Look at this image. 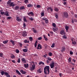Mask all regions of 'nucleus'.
I'll return each mask as SVG.
<instances>
[{
    "mask_svg": "<svg viewBox=\"0 0 77 77\" xmlns=\"http://www.w3.org/2000/svg\"><path fill=\"white\" fill-rule=\"evenodd\" d=\"M50 66H46L44 68V72L45 74L47 75L50 73Z\"/></svg>",
    "mask_w": 77,
    "mask_h": 77,
    "instance_id": "nucleus-1",
    "label": "nucleus"
},
{
    "mask_svg": "<svg viewBox=\"0 0 77 77\" xmlns=\"http://www.w3.org/2000/svg\"><path fill=\"white\" fill-rule=\"evenodd\" d=\"M11 0H9L7 2V4L9 6H12L14 7L15 6V4L14 2H11Z\"/></svg>",
    "mask_w": 77,
    "mask_h": 77,
    "instance_id": "nucleus-2",
    "label": "nucleus"
},
{
    "mask_svg": "<svg viewBox=\"0 0 77 77\" xmlns=\"http://www.w3.org/2000/svg\"><path fill=\"white\" fill-rule=\"evenodd\" d=\"M33 64V65H32ZM31 64L32 65V66L30 67V69L31 71H33L35 69V65L34 64V62H32L31 63Z\"/></svg>",
    "mask_w": 77,
    "mask_h": 77,
    "instance_id": "nucleus-3",
    "label": "nucleus"
},
{
    "mask_svg": "<svg viewBox=\"0 0 77 77\" xmlns=\"http://www.w3.org/2000/svg\"><path fill=\"white\" fill-rule=\"evenodd\" d=\"M63 16L64 17L68 18V13L67 12H64L63 14Z\"/></svg>",
    "mask_w": 77,
    "mask_h": 77,
    "instance_id": "nucleus-4",
    "label": "nucleus"
},
{
    "mask_svg": "<svg viewBox=\"0 0 77 77\" xmlns=\"http://www.w3.org/2000/svg\"><path fill=\"white\" fill-rule=\"evenodd\" d=\"M27 14L30 17H33V13L32 11L28 13Z\"/></svg>",
    "mask_w": 77,
    "mask_h": 77,
    "instance_id": "nucleus-5",
    "label": "nucleus"
},
{
    "mask_svg": "<svg viewBox=\"0 0 77 77\" xmlns=\"http://www.w3.org/2000/svg\"><path fill=\"white\" fill-rule=\"evenodd\" d=\"M47 11H48V12H49V11H50V10L51 11V12H53V8H51V7H49L47 8Z\"/></svg>",
    "mask_w": 77,
    "mask_h": 77,
    "instance_id": "nucleus-6",
    "label": "nucleus"
},
{
    "mask_svg": "<svg viewBox=\"0 0 77 77\" xmlns=\"http://www.w3.org/2000/svg\"><path fill=\"white\" fill-rule=\"evenodd\" d=\"M43 20H44L45 21V23H48V20L47 18H45V17H44L42 18Z\"/></svg>",
    "mask_w": 77,
    "mask_h": 77,
    "instance_id": "nucleus-7",
    "label": "nucleus"
},
{
    "mask_svg": "<svg viewBox=\"0 0 77 77\" xmlns=\"http://www.w3.org/2000/svg\"><path fill=\"white\" fill-rule=\"evenodd\" d=\"M22 35L23 37H26L27 36V32L26 31L23 32Z\"/></svg>",
    "mask_w": 77,
    "mask_h": 77,
    "instance_id": "nucleus-8",
    "label": "nucleus"
},
{
    "mask_svg": "<svg viewBox=\"0 0 77 77\" xmlns=\"http://www.w3.org/2000/svg\"><path fill=\"white\" fill-rule=\"evenodd\" d=\"M51 68H53L54 66V63L52 62L51 64H50Z\"/></svg>",
    "mask_w": 77,
    "mask_h": 77,
    "instance_id": "nucleus-9",
    "label": "nucleus"
},
{
    "mask_svg": "<svg viewBox=\"0 0 77 77\" xmlns=\"http://www.w3.org/2000/svg\"><path fill=\"white\" fill-rule=\"evenodd\" d=\"M41 48H42L41 45L40 44L38 45V47L37 48V49H38V50H41Z\"/></svg>",
    "mask_w": 77,
    "mask_h": 77,
    "instance_id": "nucleus-10",
    "label": "nucleus"
},
{
    "mask_svg": "<svg viewBox=\"0 0 77 77\" xmlns=\"http://www.w3.org/2000/svg\"><path fill=\"white\" fill-rule=\"evenodd\" d=\"M16 20L18 21H19V22H20L22 20H21V19L20 18V17L17 16V17Z\"/></svg>",
    "mask_w": 77,
    "mask_h": 77,
    "instance_id": "nucleus-11",
    "label": "nucleus"
},
{
    "mask_svg": "<svg viewBox=\"0 0 77 77\" xmlns=\"http://www.w3.org/2000/svg\"><path fill=\"white\" fill-rule=\"evenodd\" d=\"M60 34L62 35H63L65 34V31H64V30H62L60 32Z\"/></svg>",
    "mask_w": 77,
    "mask_h": 77,
    "instance_id": "nucleus-12",
    "label": "nucleus"
},
{
    "mask_svg": "<svg viewBox=\"0 0 77 77\" xmlns=\"http://www.w3.org/2000/svg\"><path fill=\"white\" fill-rule=\"evenodd\" d=\"M20 72H21L22 74H25L26 73V71L23 70H20Z\"/></svg>",
    "mask_w": 77,
    "mask_h": 77,
    "instance_id": "nucleus-13",
    "label": "nucleus"
},
{
    "mask_svg": "<svg viewBox=\"0 0 77 77\" xmlns=\"http://www.w3.org/2000/svg\"><path fill=\"white\" fill-rule=\"evenodd\" d=\"M24 66L25 68H29V64L28 63H27L26 64H24Z\"/></svg>",
    "mask_w": 77,
    "mask_h": 77,
    "instance_id": "nucleus-14",
    "label": "nucleus"
},
{
    "mask_svg": "<svg viewBox=\"0 0 77 77\" xmlns=\"http://www.w3.org/2000/svg\"><path fill=\"white\" fill-rule=\"evenodd\" d=\"M22 61L23 62V63H26V60L24 58H23L22 59Z\"/></svg>",
    "mask_w": 77,
    "mask_h": 77,
    "instance_id": "nucleus-15",
    "label": "nucleus"
},
{
    "mask_svg": "<svg viewBox=\"0 0 77 77\" xmlns=\"http://www.w3.org/2000/svg\"><path fill=\"white\" fill-rule=\"evenodd\" d=\"M5 75H6L7 77H10V75H9V73L8 72H6L5 73Z\"/></svg>",
    "mask_w": 77,
    "mask_h": 77,
    "instance_id": "nucleus-16",
    "label": "nucleus"
},
{
    "mask_svg": "<svg viewBox=\"0 0 77 77\" xmlns=\"http://www.w3.org/2000/svg\"><path fill=\"white\" fill-rule=\"evenodd\" d=\"M64 51H65V47H63L62 48L61 52H63Z\"/></svg>",
    "mask_w": 77,
    "mask_h": 77,
    "instance_id": "nucleus-17",
    "label": "nucleus"
},
{
    "mask_svg": "<svg viewBox=\"0 0 77 77\" xmlns=\"http://www.w3.org/2000/svg\"><path fill=\"white\" fill-rule=\"evenodd\" d=\"M4 15L6 16H9V14H8V11H6L5 13H4Z\"/></svg>",
    "mask_w": 77,
    "mask_h": 77,
    "instance_id": "nucleus-18",
    "label": "nucleus"
},
{
    "mask_svg": "<svg viewBox=\"0 0 77 77\" xmlns=\"http://www.w3.org/2000/svg\"><path fill=\"white\" fill-rule=\"evenodd\" d=\"M10 42H11V43H12L13 45H15V42H14V41H13V40H12L10 41Z\"/></svg>",
    "mask_w": 77,
    "mask_h": 77,
    "instance_id": "nucleus-19",
    "label": "nucleus"
},
{
    "mask_svg": "<svg viewBox=\"0 0 77 77\" xmlns=\"http://www.w3.org/2000/svg\"><path fill=\"white\" fill-rule=\"evenodd\" d=\"M20 10H23L25 9V7L24 6H22L20 8Z\"/></svg>",
    "mask_w": 77,
    "mask_h": 77,
    "instance_id": "nucleus-20",
    "label": "nucleus"
},
{
    "mask_svg": "<svg viewBox=\"0 0 77 77\" xmlns=\"http://www.w3.org/2000/svg\"><path fill=\"white\" fill-rule=\"evenodd\" d=\"M54 9L55 11H56V12H58V11H59V9H58V8H57L55 7L54 8Z\"/></svg>",
    "mask_w": 77,
    "mask_h": 77,
    "instance_id": "nucleus-21",
    "label": "nucleus"
},
{
    "mask_svg": "<svg viewBox=\"0 0 77 77\" xmlns=\"http://www.w3.org/2000/svg\"><path fill=\"white\" fill-rule=\"evenodd\" d=\"M23 19L24 21L25 22H26V23L27 22V20H26V17H23Z\"/></svg>",
    "mask_w": 77,
    "mask_h": 77,
    "instance_id": "nucleus-22",
    "label": "nucleus"
},
{
    "mask_svg": "<svg viewBox=\"0 0 77 77\" xmlns=\"http://www.w3.org/2000/svg\"><path fill=\"white\" fill-rule=\"evenodd\" d=\"M6 72H4V71H2L1 72V74L2 75H3L4 74L5 75V73H6Z\"/></svg>",
    "mask_w": 77,
    "mask_h": 77,
    "instance_id": "nucleus-23",
    "label": "nucleus"
},
{
    "mask_svg": "<svg viewBox=\"0 0 77 77\" xmlns=\"http://www.w3.org/2000/svg\"><path fill=\"white\" fill-rule=\"evenodd\" d=\"M32 6H33V5L31 4H29L27 5L28 8H30V7H32Z\"/></svg>",
    "mask_w": 77,
    "mask_h": 77,
    "instance_id": "nucleus-24",
    "label": "nucleus"
},
{
    "mask_svg": "<svg viewBox=\"0 0 77 77\" xmlns=\"http://www.w3.org/2000/svg\"><path fill=\"white\" fill-rule=\"evenodd\" d=\"M16 72L17 73V74H18L19 75H20V74H21V73H20V72H19V71L17 70H16Z\"/></svg>",
    "mask_w": 77,
    "mask_h": 77,
    "instance_id": "nucleus-25",
    "label": "nucleus"
},
{
    "mask_svg": "<svg viewBox=\"0 0 77 77\" xmlns=\"http://www.w3.org/2000/svg\"><path fill=\"white\" fill-rule=\"evenodd\" d=\"M22 51H23V52H26L27 51V50L26 49H23L22 50Z\"/></svg>",
    "mask_w": 77,
    "mask_h": 77,
    "instance_id": "nucleus-26",
    "label": "nucleus"
},
{
    "mask_svg": "<svg viewBox=\"0 0 77 77\" xmlns=\"http://www.w3.org/2000/svg\"><path fill=\"white\" fill-rule=\"evenodd\" d=\"M43 37L45 38V41H47L48 40V39H47V37L45 36V35H43Z\"/></svg>",
    "mask_w": 77,
    "mask_h": 77,
    "instance_id": "nucleus-27",
    "label": "nucleus"
},
{
    "mask_svg": "<svg viewBox=\"0 0 77 77\" xmlns=\"http://www.w3.org/2000/svg\"><path fill=\"white\" fill-rule=\"evenodd\" d=\"M7 42H8V40H5L3 41V44H7Z\"/></svg>",
    "mask_w": 77,
    "mask_h": 77,
    "instance_id": "nucleus-28",
    "label": "nucleus"
},
{
    "mask_svg": "<svg viewBox=\"0 0 77 77\" xmlns=\"http://www.w3.org/2000/svg\"><path fill=\"white\" fill-rule=\"evenodd\" d=\"M37 43H38V42L36 41L35 43V47H37Z\"/></svg>",
    "mask_w": 77,
    "mask_h": 77,
    "instance_id": "nucleus-29",
    "label": "nucleus"
},
{
    "mask_svg": "<svg viewBox=\"0 0 77 77\" xmlns=\"http://www.w3.org/2000/svg\"><path fill=\"white\" fill-rule=\"evenodd\" d=\"M19 9V7L18 6H16L15 7V9L16 10H18Z\"/></svg>",
    "mask_w": 77,
    "mask_h": 77,
    "instance_id": "nucleus-30",
    "label": "nucleus"
},
{
    "mask_svg": "<svg viewBox=\"0 0 77 77\" xmlns=\"http://www.w3.org/2000/svg\"><path fill=\"white\" fill-rule=\"evenodd\" d=\"M52 26L53 27H54L55 28V27H56V23H54L52 24Z\"/></svg>",
    "mask_w": 77,
    "mask_h": 77,
    "instance_id": "nucleus-31",
    "label": "nucleus"
},
{
    "mask_svg": "<svg viewBox=\"0 0 77 77\" xmlns=\"http://www.w3.org/2000/svg\"><path fill=\"white\" fill-rule=\"evenodd\" d=\"M29 41H33V38L32 37H30L29 38Z\"/></svg>",
    "mask_w": 77,
    "mask_h": 77,
    "instance_id": "nucleus-32",
    "label": "nucleus"
},
{
    "mask_svg": "<svg viewBox=\"0 0 77 77\" xmlns=\"http://www.w3.org/2000/svg\"><path fill=\"white\" fill-rule=\"evenodd\" d=\"M15 56H14V55H12L11 56V59H14V58H15Z\"/></svg>",
    "mask_w": 77,
    "mask_h": 77,
    "instance_id": "nucleus-33",
    "label": "nucleus"
},
{
    "mask_svg": "<svg viewBox=\"0 0 77 77\" xmlns=\"http://www.w3.org/2000/svg\"><path fill=\"white\" fill-rule=\"evenodd\" d=\"M68 60L69 61V63H70V62H71V59L70 57L69 58V59H68Z\"/></svg>",
    "mask_w": 77,
    "mask_h": 77,
    "instance_id": "nucleus-34",
    "label": "nucleus"
},
{
    "mask_svg": "<svg viewBox=\"0 0 77 77\" xmlns=\"http://www.w3.org/2000/svg\"><path fill=\"white\" fill-rule=\"evenodd\" d=\"M65 29H66V30L67 31L68 30V29H69V27L66 26L65 27Z\"/></svg>",
    "mask_w": 77,
    "mask_h": 77,
    "instance_id": "nucleus-35",
    "label": "nucleus"
},
{
    "mask_svg": "<svg viewBox=\"0 0 77 77\" xmlns=\"http://www.w3.org/2000/svg\"><path fill=\"white\" fill-rule=\"evenodd\" d=\"M54 45H55V44H54V43H53L52 45V46H51V47L52 48H54Z\"/></svg>",
    "mask_w": 77,
    "mask_h": 77,
    "instance_id": "nucleus-36",
    "label": "nucleus"
},
{
    "mask_svg": "<svg viewBox=\"0 0 77 77\" xmlns=\"http://www.w3.org/2000/svg\"><path fill=\"white\" fill-rule=\"evenodd\" d=\"M47 59L48 60H49V61H51V60H52L51 59L50 57H48L47 58Z\"/></svg>",
    "mask_w": 77,
    "mask_h": 77,
    "instance_id": "nucleus-37",
    "label": "nucleus"
},
{
    "mask_svg": "<svg viewBox=\"0 0 77 77\" xmlns=\"http://www.w3.org/2000/svg\"><path fill=\"white\" fill-rule=\"evenodd\" d=\"M55 17L56 18H58V15L57 13H56L55 14Z\"/></svg>",
    "mask_w": 77,
    "mask_h": 77,
    "instance_id": "nucleus-38",
    "label": "nucleus"
},
{
    "mask_svg": "<svg viewBox=\"0 0 77 77\" xmlns=\"http://www.w3.org/2000/svg\"><path fill=\"white\" fill-rule=\"evenodd\" d=\"M28 1L29 0H25L24 2L26 4H27V3L28 2Z\"/></svg>",
    "mask_w": 77,
    "mask_h": 77,
    "instance_id": "nucleus-39",
    "label": "nucleus"
},
{
    "mask_svg": "<svg viewBox=\"0 0 77 77\" xmlns=\"http://www.w3.org/2000/svg\"><path fill=\"white\" fill-rule=\"evenodd\" d=\"M19 45L20 47H22V45H23V44H22V43H19Z\"/></svg>",
    "mask_w": 77,
    "mask_h": 77,
    "instance_id": "nucleus-40",
    "label": "nucleus"
},
{
    "mask_svg": "<svg viewBox=\"0 0 77 77\" xmlns=\"http://www.w3.org/2000/svg\"><path fill=\"white\" fill-rule=\"evenodd\" d=\"M36 7L37 8H41V6L39 5H36Z\"/></svg>",
    "mask_w": 77,
    "mask_h": 77,
    "instance_id": "nucleus-41",
    "label": "nucleus"
},
{
    "mask_svg": "<svg viewBox=\"0 0 77 77\" xmlns=\"http://www.w3.org/2000/svg\"><path fill=\"white\" fill-rule=\"evenodd\" d=\"M48 55L49 56H52V53L51 52L49 53Z\"/></svg>",
    "mask_w": 77,
    "mask_h": 77,
    "instance_id": "nucleus-42",
    "label": "nucleus"
},
{
    "mask_svg": "<svg viewBox=\"0 0 77 77\" xmlns=\"http://www.w3.org/2000/svg\"><path fill=\"white\" fill-rule=\"evenodd\" d=\"M41 15L42 17H43V16L44 15V12L42 13Z\"/></svg>",
    "mask_w": 77,
    "mask_h": 77,
    "instance_id": "nucleus-43",
    "label": "nucleus"
},
{
    "mask_svg": "<svg viewBox=\"0 0 77 77\" xmlns=\"http://www.w3.org/2000/svg\"><path fill=\"white\" fill-rule=\"evenodd\" d=\"M47 54H46L45 55H43V57L45 58V57H47Z\"/></svg>",
    "mask_w": 77,
    "mask_h": 77,
    "instance_id": "nucleus-44",
    "label": "nucleus"
},
{
    "mask_svg": "<svg viewBox=\"0 0 77 77\" xmlns=\"http://www.w3.org/2000/svg\"><path fill=\"white\" fill-rule=\"evenodd\" d=\"M0 57H3V54L0 53Z\"/></svg>",
    "mask_w": 77,
    "mask_h": 77,
    "instance_id": "nucleus-45",
    "label": "nucleus"
},
{
    "mask_svg": "<svg viewBox=\"0 0 77 77\" xmlns=\"http://www.w3.org/2000/svg\"><path fill=\"white\" fill-rule=\"evenodd\" d=\"M18 63H20V58H18L17 60Z\"/></svg>",
    "mask_w": 77,
    "mask_h": 77,
    "instance_id": "nucleus-46",
    "label": "nucleus"
},
{
    "mask_svg": "<svg viewBox=\"0 0 77 77\" xmlns=\"http://www.w3.org/2000/svg\"><path fill=\"white\" fill-rule=\"evenodd\" d=\"M16 51L17 53H18L20 52V51L18 49H17L16 50Z\"/></svg>",
    "mask_w": 77,
    "mask_h": 77,
    "instance_id": "nucleus-47",
    "label": "nucleus"
},
{
    "mask_svg": "<svg viewBox=\"0 0 77 77\" xmlns=\"http://www.w3.org/2000/svg\"><path fill=\"white\" fill-rule=\"evenodd\" d=\"M63 38H64V39H66L67 38L66 36H65V35H64L63 36Z\"/></svg>",
    "mask_w": 77,
    "mask_h": 77,
    "instance_id": "nucleus-48",
    "label": "nucleus"
},
{
    "mask_svg": "<svg viewBox=\"0 0 77 77\" xmlns=\"http://www.w3.org/2000/svg\"><path fill=\"white\" fill-rule=\"evenodd\" d=\"M33 31L34 33H36V32H37V31H36V29H34L33 30Z\"/></svg>",
    "mask_w": 77,
    "mask_h": 77,
    "instance_id": "nucleus-49",
    "label": "nucleus"
},
{
    "mask_svg": "<svg viewBox=\"0 0 77 77\" xmlns=\"http://www.w3.org/2000/svg\"><path fill=\"white\" fill-rule=\"evenodd\" d=\"M72 44H75H75H76V42H72Z\"/></svg>",
    "mask_w": 77,
    "mask_h": 77,
    "instance_id": "nucleus-50",
    "label": "nucleus"
},
{
    "mask_svg": "<svg viewBox=\"0 0 77 77\" xmlns=\"http://www.w3.org/2000/svg\"><path fill=\"white\" fill-rule=\"evenodd\" d=\"M70 53L71 55H72V54H73V52H72V51H70Z\"/></svg>",
    "mask_w": 77,
    "mask_h": 77,
    "instance_id": "nucleus-51",
    "label": "nucleus"
},
{
    "mask_svg": "<svg viewBox=\"0 0 77 77\" xmlns=\"http://www.w3.org/2000/svg\"><path fill=\"white\" fill-rule=\"evenodd\" d=\"M29 20L31 21H33V19L32 18V17H31V18H29Z\"/></svg>",
    "mask_w": 77,
    "mask_h": 77,
    "instance_id": "nucleus-52",
    "label": "nucleus"
},
{
    "mask_svg": "<svg viewBox=\"0 0 77 77\" xmlns=\"http://www.w3.org/2000/svg\"><path fill=\"white\" fill-rule=\"evenodd\" d=\"M1 14H2V15H5V12H1Z\"/></svg>",
    "mask_w": 77,
    "mask_h": 77,
    "instance_id": "nucleus-53",
    "label": "nucleus"
},
{
    "mask_svg": "<svg viewBox=\"0 0 77 77\" xmlns=\"http://www.w3.org/2000/svg\"><path fill=\"white\" fill-rule=\"evenodd\" d=\"M59 75L60 76V77H62V73H59Z\"/></svg>",
    "mask_w": 77,
    "mask_h": 77,
    "instance_id": "nucleus-54",
    "label": "nucleus"
},
{
    "mask_svg": "<svg viewBox=\"0 0 77 77\" xmlns=\"http://www.w3.org/2000/svg\"><path fill=\"white\" fill-rule=\"evenodd\" d=\"M42 39V38L41 37H39L38 38V40H41Z\"/></svg>",
    "mask_w": 77,
    "mask_h": 77,
    "instance_id": "nucleus-55",
    "label": "nucleus"
},
{
    "mask_svg": "<svg viewBox=\"0 0 77 77\" xmlns=\"http://www.w3.org/2000/svg\"><path fill=\"white\" fill-rule=\"evenodd\" d=\"M42 61H41L39 63H38V64L40 65H41V64H42Z\"/></svg>",
    "mask_w": 77,
    "mask_h": 77,
    "instance_id": "nucleus-56",
    "label": "nucleus"
},
{
    "mask_svg": "<svg viewBox=\"0 0 77 77\" xmlns=\"http://www.w3.org/2000/svg\"><path fill=\"white\" fill-rule=\"evenodd\" d=\"M46 62L47 63H50L49 61H48V60H46Z\"/></svg>",
    "mask_w": 77,
    "mask_h": 77,
    "instance_id": "nucleus-57",
    "label": "nucleus"
},
{
    "mask_svg": "<svg viewBox=\"0 0 77 77\" xmlns=\"http://www.w3.org/2000/svg\"><path fill=\"white\" fill-rule=\"evenodd\" d=\"M53 30H54V32H56V29L55 28H53Z\"/></svg>",
    "mask_w": 77,
    "mask_h": 77,
    "instance_id": "nucleus-58",
    "label": "nucleus"
},
{
    "mask_svg": "<svg viewBox=\"0 0 77 77\" xmlns=\"http://www.w3.org/2000/svg\"><path fill=\"white\" fill-rule=\"evenodd\" d=\"M12 62H13V63H15V61L14 60H12Z\"/></svg>",
    "mask_w": 77,
    "mask_h": 77,
    "instance_id": "nucleus-59",
    "label": "nucleus"
},
{
    "mask_svg": "<svg viewBox=\"0 0 77 77\" xmlns=\"http://www.w3.org/2000/svg\"><path fill=\"white\" fill-rule=\"evenodd\" d=\"M74 21L75 22H77V20L75 19H74Z\"/></svg>",
    "mask_w": 77,
    "mask_h": 77,
    "instance_id": "nucleus-60",
    "label": "nucleus"
},
{
    "mask_svg": "<svg viewBox=\"0 0 77 77\" xmlns=\"http://www.w3.org/2000/svg\"><path fill=\"white\" fill-rule=\"evenodd\" d=\"M24 43H27V40H25L24 41Z\"/></svg>",
    "mask_w": 77,
    "mask_h": 77,
    "instance_id": "nucleus-61",
    "label": "nucleus"
},
{
    "mask_svg": "<svg viewBox=\"0 0 77 77\" xmlns=\"http://www.w3.org/2000/svg\"><path fill=\"white\" fill-rule=\"evenodd\" d=\"M7 18L8 20H9V19H11V17H8Z\"/></svg>",
    "mask_w": 77,
    "mask_h": 77,
    "instance_id": "nucleus-62",
    "label": "nucleus"
},
{
    "mask_svg": "<svg viewBox=\"0 0 77 77\" xmlns=\"http://www.w3.org/2000/svg\"><path fill=\"white\" fill-rule=\"evenodd\" d=\"M50 34H51V35H53V32H50Z\"/></svg>",
    "mask_w": 77,
    "mask_h": 77,
    "instance_id": "nucleus-63",
    "label": "nucleus"
},
{
    "mask_svg": "<svg viewBox=\"0 0 77 77\" xmlns=\"http://www.w3.org/2000/svg\"><path fill=\"white\" fill-rule=\"evenodd\" d=\"M26 25L25 23H23V27H26Z\"/></svg>",
    "mask_w": 77,
    "mask_h": 77,
    "instance_id": "nucleus-64",
    "label": "nucleus"
}]
</instances>
